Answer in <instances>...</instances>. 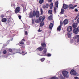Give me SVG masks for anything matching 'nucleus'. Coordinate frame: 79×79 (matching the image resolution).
Returning <instances> with one entry per match:
<instances>
[{"mask_svg": "<svg viewBox=\"0 0 79 79\" xmlns=\"http://www.w3.org/2000/svg\"><path fill=\"white\" fill-rule=\"evenodd\" d=\"M28 15H29V18H30L35 17V16H36V18H39L40 16V14L39 11H37L35 12V11L34 10L33 12H32V11L30 12Z\"/></svg>", "mask_w": 79, "mask_h": 79, "instance_id": "obj_1", "label": "nucleus"}, {"mask_svg": "<svg viewBox=\"0 0 79 79\" xmlns=\"http://www.w3.org/2000/svg\"><path fill=\"white\" fill-rule=\"evenodd\" d=\"M62 74L64 77L68 78L69 77V74H68V72L66 70H64L62 72Z\"/></svg>", "mask_w": 79, "mask_h": 79, "instance_id": "obj_2", "label": "nucleus"}, {"mask_svg": "<svg viewBox=\"0 0 79 79\" xmlns=\"http://www.w3.org/2000/svg\"><path fill=\"white\" fill-rule=\"evenodd\" d=\"M73 32L75 34H77L79 32V27L75 28L73 30Z\"/></svg>", "mask_w": 79, "mask_h": 79, "instance_id": "obj_3", "label": "nucleus"}, {"mask_svg": "<svg viewBox=\"0 0 79 79\" xmlns=\"http://www.w3.org/2000/svg\"><path fill=\"white\" fill-rule=\"evenodd\" d=\"M21 10V8L19 7H17L15 10V13H19V11H20V10Z\"/></svg>", "mask_w": 79, "mask_h": 79, "instance_id": "obj_4", "label": "nucleus"}, {"mask_svg": "<svg viewBox=\"0 0 79 79\" xmlns=\"http://www.w3.org/2000/svg\"><path fill=\"white\" fill-rule=\"evenodd\" d=\"M70 73L71 75H73V76L76 75L77 74L76 72L74 70H72L70 72Z\"/></svg>", "mask_w": 79, "mask_h": 79, "instance_id": "obj_5", "label": "nucleus"}, {"mask_svg": "<svg viewBox=\"0 0 79 79\" xmlns=\"http://www.w3.org/2000/svg\"><path fill=\"white\" fill-rule=\"evenodd\" d=\"M67 32H71L72 31V27L71 26H69L67 27Z\"/></svg>", "mask_w": 79, "mask_h": 79, "instance_id": "obj_6", "label": "nucleus"}, {"mask_svg": "<svg viewBox=\"0 0 79 79\" xmlns=\"http://www.w3.org/2000/svg\"><path fill=\"white\" fill-rule=\"evenodd\" d=\"M77 26V23H73L72 24L73 28H76Z\"/></svg>", "mask_w": 79, "mask_h": 79, "instance_id": "obj_7", "label": "nucleus"}, {"mask_svg": "<svg viewBox=\"0 0 79 79\" xmlns=\"http://www.w3.org/2000/svg\"><path fill=\"white\" fill-rule=\"evenodd\" d=\"M45 19V18H44L43 17L41 16L39 18V20L40 22H42L44 21V20Z\"/></svg>", "mask_w": 79, "mask_h": 79, "instance_id": "obj_8", "label": "nucleus"}, {"mask_svg": "<svg viewBox=\"0 0 79 79\" xmlns=\"http://www.w3.org/2000/svg\"><path fill=\"white\" fill-rule=\"evenodd\" d=\"M63 23L64 25H66L68 23V20L65 19L63 22Z\"/></svg>", "mask_w": 79, "mask_h": 79, "instance_id": "obj_9", "label": "nucleus"}, {"mask_svg": "<svg viewBox=\"0 0 79 79\" xmlns=\"http://www.w3.org/2000/svg\"><path fill=\"white\" fill-rule=\"evenodd\" d=\"M63 7L64 9H67L68 8V6L65 4H63Z\"/></svg>", "mask_w": 79, "mask_h": 79, "instance_id": "obj_10", "label": "nucleus"}, {"mask_svg": "<svg viewBox=\"0 0 79 79\" xmlns=\"http://www.w3.org/2000/svg\"><path fill=\"white\" fill-rule=\"evenodd\" d=\"M67 35L69 38H70L71 37V32H67Z\"/></svg>", "mask_w": 79, "mask_h": 79, "instance_id": "obj_11", "label": "nucleus"}, {"mask_svg": "<svg viewBox=\"0 0 79 79\" xmlns=\"http://www.w3.org/2000/svg\"><path fill=\"white\" fill-rule=\"evenodd\" d=\"M68 8L69 9H74V8L73 7V4H70L69 5Z\"/></svg>", "mask_w": 79, "mask_h": 79, "instance_id": "obj_12", "label": "nucleus"}, {"mask_svg": "<svg viewBox=\"0 0 79 79\" xmlns=\"http://www.w3.org/2000/svg\"><path fill=\"white\" fill-rule=\"evenodd\" d=\"M53 27V24L52 23H51L49 25V27L50 29H52Z\"/></svg>", "mask_w": 79, "mask_h": 79, "instance_id": "obj_13", "label": "nucleus"}, {"mask_svg": "<svg viewBox=\"0 0 79 79\" xmlns=\"http://www.w3.org/2000/svg\"><path fill=\"white\" fill-rule=\"evenodd\" d=\"M41 45L43 47H46V44L45 43H42L41 44Z\"/></svg>", "mask_w": 79, "mask_h": 79, "instance_id": "obj_14", "label": "nucleus"}, {"mask_svg": "<svg viewBox=\"0 0 79 79\" xmlns=\"http://www.w3.org/2000/svg\"><path fill=\"white\" fill-rule=\"evenodd\" d=\"M1 21L2 22H3V23H6L7 21V20L6 18H4L2 19Z\"/></svg>", "mask_w": 79, "mask_h": 79, "instance_id": "obj_15", "label": "nucleus"}, {"mask_svg": "<svg viewBox=\"0 0 79 79\" xmlns=\"http://www.w3.org/2000/svg\"><path fill=\"white\" fill-rule=\"evenodd\" d=\"M76 38H77V42L78 43L79 42V35H76L75 36Z\"/></svg>", "mask_w": 79, "mask_h": 79, "instance_id": "obj_16", "label": "nucleus"}, {"mask_svg": "<svg viewBox=\"0 0 79 79\" xmlns=\"http://www.w3.org/2000/svg\"><path fill=\"white\" fill-rule=\"evenodd\" d=\"M53 6V3L52 2L51 3L50 5V9H52Z\"/></svg>", "mask_w": 79, "mask_h": 79, "instance_id": "obj_17", "label": "nucleus"}, {"mask_svg": "<svg viewBox=\"0 0 79 79\" xmlns=\"http://www.w3.org/2000/svg\"><path fill=\"white\" fill-rule=\"evenodd\" d=\"M46 52H47V50H44L43 52V54H44V55H42V56H45L46 55Z\"/></svg>", "mask_w": 79, "mask_h": 79, "instance_id": "obj_18", "label": "nucleus"}, {"mask_svg": "<svg viewBox=\"0 0 79 79\" xmlns=\"http://www.w3.org/2000/svg\"><path fill=\"white\" fill-rule=\"evenodd\" d=\"M64 9L62 8V9H61V11L60 12L61 14L62 15V14H63L64 13Z\"/></svg>", "mask_w": 79, "mask_h": 79, "instance_id": "obj_19", "label": "nucleus"}, {"mask_svg": "<svg viewBox=\"0 0 79 79\" xmlns=\"http://www.w3.org/2000/svg\"><path fill=\"white\" fill-rule=\"evenodd\" d=\"M61 25H60L57 28V30L59 31H61Z\"/></svg>", "mask_w": 79, "mask_h": 79, "instance_id": "obj_20", "label": "nucleus"}, {"mask_svg": "<svg viewBox=\"0 0 79 79\" xmlns=\"http://www.w3.org/2000/svg\"><path fill=\"white\" fill-rule=\"evenodd\" d=\"M48 19L49 21H52V15H51L48 17Z\"/></svg>", "mask_w": 79, "mask_h": 79, "instance_id": "obj_21", "label": "nucleus"}, {"mask_svg": "<svg viewBox=\"0 0 79 79\" xmlns=\"http://www.w3.org/2000/svg\"><path fill=\"white\" fill-rule=\"evenodd\" d=\"M40 4H42V3H44V0H40L39 1Z\"/></svg>", "mask_w": 79, "mask_h": 79, "instance_id": "obj_22", "label": "nucleus"}, {"mask_svg": "<svg viewBox=\"0 0 79 79\" xmlns=\"http://www.w3.org/2000/svg\"><path fill=\"white\" fill-rule=\"evenodd\" d=\"M44 22H41L40 23V26L41 27H42L44 26Z\"/></svg>", "mask_w": 79, "mask_h": 79, "instance_id": "obj_23", "label": "nucleus"}, {"mask_svg": "<svg viewBox=\"0 0 79 79\" xmlns=\"http://www.w3.org/2000/svg\"><path fill=\"white\" fill-rule=\"evenodd\" d=\"M58 1H57L55 3V6L57 8L58 7Z\"/></svg>", "mask_w": 79, "mask_h": 79, "instance_id": "obj_24", "label": "nucleus"}, {"mask_svg": "<svg viewBox=\"0 0 79 79\" xmlns=\"http://www.w3.org/2000/svg\"><path fill=\"white\" fill-rule=\"evenodd\" d=\"M50 79H58V78L56 77H52Z\"/></svg>", "mask_w": 79, "mask_h": 79, "instance_id": "obj_25", "label": "nucleus"}, {"mask_svg": "<svg viewBox=\"0 0 79 79\" xmlns=\"http://www.w3.org/2000/svg\"><path fill=\"white\" fill-rule=\"evenodd\" d=\"M42 47H40L37 49V50H42Z\"/></svg>", "mask_w": 79, "mask_h": 79, "instance_id": "obj_26", "label": "nucleus"}, {"mask_svg": "<svg viewBox=\"0 0 79 79\" xmlns=\"http://www.w3.org/2000/svg\"><path fill=\"white\" fill-rule=\"evenodd\" d=\"M54 12L56 13V6H55L54 8Z\"/></svg>", "mask_w": 79, "mask_h": 79, "instance_id": "obj_27", "label": "nucleus"}, {"mask_svg": "<svg viewBox=\"0 0 79 79\" xmlns=\"http://www.w3.org/2000/svg\"><path fill=\"white\" fill-rule=\"evenodd\" d=\"M49 13L50 14V15H52V10H50L49 11Z\"/></svg>", "mask_w": 79, "mask_h": 79, "instance_id": "obj_28", "label": "nucleus"}, {"mask_svg": "<svg viewBox=\"0 0 79 79\" xmlns=\"http://www.w3.org/2000/svg\"><path fill=\"white\" fill-rule=\"evenodd\" d=\"M45 60V58H43L41 59V61L42 62H43V61H44V60Z\"/></svg>", "mask_w": 79, "mask_h": 79, "instance_id": "obj_29", "label": "nucleus"}, {"mask_svg": "<svg viewBox=\"0 0 79 79\" xmlns=\"http://www.w3.org/2000/svg\"><path fill=\"white\" fill-rule=\"evenodd\" d=\"M41 11V15H43V13H44V12H43V10H42V9H40Z\"/></svg>", "mask_w": 79, "mask_h": 79, "instance_id": "obj_30", "label": "nucleus"}, {"mask_svg": "<svg viewBox=\"0 0 79 79\" xmlns=\"http://www.w3.org/2000/svg\"><path fill=\"white\" fill-rule=\"evenodd\" d=\"M7 53V52L6 51V50H5L3 52V54H6Z\"/></svg>", "mask_w": 79, "mask_h": 79, "instance_id": "obj_31", "label": "nucleus"}, {"mask_svg": "<svg viewBox=\"0 0 79 79\" xmlns=\"http://www.w3.org/2000/svg\"><path fill=\"white\" fill-rule=\"evenodd\" d=\"M39 21H40L39 20V19H37L35 20V23H39Z\"/></svg>", "mask_w": 79, "mask_h": 79, "instance_id": "obj_32", "label": "nucleus"}, {"mask_svg": "<svg viewBox=\"0 0 79 79\" xmlns=\"http://www.w3.org/2000/svg\"><path fill=\"white\" fill-rule=\"evenodd\" d=\"M45 6H46V8H48V6H49V4H47Z\"/></svg>", "mask_w": 79, "mask_h": 79, "instance_id": "obj_33", "label": "nucleus"}, {"mask_svg": "<svg viewBox=\"0 0 79 79\" xmlns=\"http://www.w3.org/2000/svg\"><path fill=\"white\" fill-rule=\"evenodd\" d=\"M60 77L61 79H63V77L62 75H60Z\"/></svg>", "mask_w": 79, "mask_h": 79, "instance_id": "obj_34", "label": "nucleus"}, {"mask_svg": "<svg viewBox=\"0 0 79 79\" xmlns=\"http://www.w3.org/2000/svg\"><path fill=\"white\" fill-rule=\"evenodd\" d=\"M63 25V22L62 21H60V26H62Z\"/></svg>", "mask_w": 79, "mask_h": 79, "instance_id": "obj_35", "label": "nucleus"}, {"mask_svg": "<svg viewBox=\"0 0 79 79\" xmlns=\"http://www.w3.org/2000/svg\"><path fill=\"white\" fill-rule=\"evenodd\" d=\"M20 44L21 45H23V44H24V42L23 41H21L20 42Z\"/></svg>", "mask_w": 79, "mask_h": 79, "instance_id": "obj_36", "label": "nucleus"}, {"mask_svg": "<svg viewBox=\"0 0 79 79\" xmlns=\"http://www.w3.org/2000/svg\"><path fill=\"white\" fill-rule=\"evenodd\" d=\"M51 55H52L51 54H47V56L49 57V56H51Z\"/></svg>", "mask_w": 79, "mask_h": 79, "instance_id": "obj_37", "label": "nucleus"}, {"mask_svg": "<svg viewBox=\"0 0 79 79\" xmlns=\"http://www.w3.org/2000/svg\"><path fill=\"white\" fill-rule=\"evenodd\" d=\"M10 40H8V41H7L6 42V44H7V45H8V44H9V43H10Z\"/></svg>", "mask_w": 79, "mask_h": 79, "instance_id": "obj_38", "label": "nucleus"}, {"mask_svg": "<svg viewBox=\"0 0 79 79\" xmlns=\"http://www.w3.org/2000/svg\"><path fill=\"white\" fill-rule=\"evenodd\" d=\"M21 49H22V50H23V49H25V47H24V46H22L21 47Z\"/></svg>", "mask_w": 79, "mask_h": 79, "instance_id": "obj_39", "label": "nucleus"}, {"mask_svg": "<svg viewBox=\"0 0 79 79\" xmlns=\"http://www.w3.org/2000/svg\"><path fill=\"white\" fill-rule=\"evenodd\" d=\"M0 17L1 18H3V17H4V15H1Z\"/></svg>", "mask_w": 79, "mask_h": 79, "instance_id": "obj_40", "label": "nucleus"}, {"mask_svg": "<svg viewBox=\"0 0 79 79\" xmlns=\"http://www.w3.org/2000/svg\"><path fill=\"white\" fill-rule=\"evenodd\" d=\"M34 19H32V24H34Z\"/></svg>", "mask_w": 79, "mask_h": 79, "instance_id": "obj_41", "label": "nucleus"}, {"mask_svg": "<svg viewBox=\"0 0 79 79\" xmlns=\"http://www.w3.org/2000/svg\"><path fill=\"white\" fill-rule=\"evenodd\" d=\"M74 10L76 12H77V11H78V10L77 9H75Z\"/></svg>", "mask_w": 79, "mask_h": 79, "instance_id": "obj_42", "label": "nucleus"}, {"mask_svg": "<svg viewBox=\"0 0 79 79\" xmlns=\"http://www.w3.org/2000/svg\"><path fill=\"white\" fill-rule=\"evenodd\" d=\"M27 53H24V52L23 51L22 52V54L23 55H24L25 54H26Z\"/></svg>", "mask_w": 79, "mask_h": 79, "instance_id": "obj_43", "label": "nucleus"}, {"mask_svg": "<svg viewBox=\"0 0 79 79\" xmlns=\"http://www.w3.org/2000/svg\"><path fill=\"white\" fill-rule=\"evenodd\" d=\"M18 18H19L20 19H21V15H19L18 16Z\"/></svg>", "mask_w": 79, "mask_h": 79, "instance_id": "obj_44", "label": "nucleus"}, {"mask_svg": "<svg viewBox=\"0 0 79 79\" xmlns=\"http://www.w3.org/2000/svg\"><path fill=\"white\" fill-rule=\"evenodd\" d=\"M25 11H26V9L23 8V13H24V12H25Z\"/></svg>", "mask_w": 79, "mask_h": 79, "instance_id": "obj_45", "label": "nucleus"}, {"mask_svg": "<svg viewBox=\"0 0 79 79\" xmlns=\"http://www.w3.org/2000/svg\"><path fill=\"white\" fill-rule=\"evenodd\" d=\"M78 17L77 16H76V17L74 19V20H76V19H77Z\"/></svg>", "mask_w": 79, "mask_h": 79, "instance_id": "obj_46", "label": "nucleus"}, {"mask_svg": "<svg viewBox=\"0 0 79 79\" xmlns=\"http://www.w3.org/2000/svg\"><path fill=\"white\" fill-rule=\"evenodd\" d=\"M41 31H42V30H40V28H39L38 30V32H40Z\"/></svg>", "mask_w": 79, "mask_h": 79, "instance_id": "obj_47", "label": "nucleus"}, {"mask_svg": "<svg viewBox=\"0 0 79 79\" xmlns=\"http://www.w3.org/2000/svg\"><path fill=\"white\" fill-rule=\"evenodd\" d=\"M21 6H22V7H23V8H24V5H23V4H21Z\"/></svg>", "mask_w": 79, "mask_h": 79, "instance_id": "obj_48", "label": "nucleus"}, {"mask_svg": "<svg viewBox=\"0 0 79 79\" xmlns=\"http://www.w3.org/2000/svg\"><path fill=\"white\" fill-rule=\"evenodd\" d=\"M74 79H78V77H74Z\"/></svg>", "mask_w": 79, "mask_h": 79, "instance_id": "obj_49", "label": "nucleus"}, {"mask_svg": "<svg viewBox=\"0 0 79 79\" xmlns=\"http://www.w3.org/2000/svg\"><path fill=\"white\" fill-rule=\"evenodd\" d=\"M48 2L49 3H51V2H52V0H48Z\"/></svg>", "mask_w": 79, "mask_h": 79, "instance_id": "obj_50", "label": "nucleus"}, {"mask_svg": "<svg viewBox=\"0 0 79 79\" xmlns=\"http://www.w3.org/2000/svg\"><path fill=\"white\" fill-rule=\"evenodd\" d=\"M25 34H26V35H27V34H28L27 31H25Z\"/></svg>", "mask_w": 79, "mask_h": 79, "instance_id": "obj_51", "label": "nucleus"}, {"mask_svg": "<svg viewBox=\"0 0 79 79\" xmlns=\"http://www.w3.org/2000/svg\"><path fill=\"white\" fill-rule=\"evenodd\" d=\"M43 8H46V6L45 5H44L43 6Z\"/></svg>", "mask_w": 79, "mask_h": 79, "instance_id": "obj_52", "label": "nucleus"}, {"mask_svg": "<svg viewBox=\"0 0 79 79\" xmlns=\"http://www.w3.org/2000/svg\"><path fill=\"white\" fill-rule=\"evenodd\" d=\"M77 6V5H75L74 6H73V8H75L76 7V6Z\"/></svg>", "mask_w": 79, "mask_h": 79, "instance_id": "obj_53", "label": "nucleus"}, {"mask_svg": "<svg viewBox=\"0 0 79 79\" xmlns=\"http://www.w3.org/2000/svg\"><path fill=\"white\" fill-rule=\"evenodd\" d=\"M22 41H25V40H24V39H23V40H22Z\"/></svg>", "mask_w": 79, "mask_h": 79, "instance_id": "obj_54", "label": "nucleus"}, {"mask_svg": "<svg viewBox=\"0 0 79 79\" xmlns=\"http://www.w3.org/2000/svg\"><path fill=\"white\" fill-rule=\"evenodd\" d=\"M2 49H5V47H3L2 48Z\"/></svg>", "mask_w": 79, "mask_h": 79, "instance_id": "obj_55", "label": "nucleus"}, {"mask_svg": "<svg viewBox=\"0 0 79 79\" xmlns=\"http://www.w3.org/2000/svg\"><path fill=\"white\" fill-rule=\"evenodd\" d=\"M9 51L10 52H11V50H9Z\"/></svg>", "mask_w": 79, "mask_h": 79, "instance_id": "obj_56", "label": "nucleus"}, {"mask_svg": "<svg viewBox=\"0 0 79 79\" xmlns=\"http://www.w3.org/2000/svg\"><path fill=\"white\" fill-rule=\"evenodd\" d=\"M27 44L28 45H29V44H30V43H28H28H27Z\"/></svg>", "mask_w": 79, "mask_h": 79, "instance_id": "obj_57", "label": "nucleus"}, {"mask_svg": "<svg viewBox=\"0 0 79 79\" xmlns=\"http://www.w3.org/2000/svg\"><path fill=\"white\" fill-rule=\"evenodd\" d=\"M11 6H12V7H13V4H12V5H11Z\"/></svg>", "mask_w": 79, "mask_h": 79, "instance_id": "obj_58", "label": "nucleus"}, {"mask_svg": "<svg viewBox=\"0 0 79 79\" xmlns=\"http://www.w3.org/2000/svg\"><path fill=\"white\" fill-rule=\"evenodd\" d=\"M9 50H11V49L10 48V49H9Z\"/></svg>", "mask_w": 79, "mask_h": 79, "instance_id": "obj_59", "label": "nucleus"}, {"mask_svg": "<svg viewBox=\"0 0 79 79\" xmlns=\"http://www.w3.org/2000/svg\"><path fill=\"white\" fill-rule=\"evenodd\" d=\"M39 79H43V78H40Z\"/></svg>", "mask_w": 79, "mask_h": 79, "instance_id": "obj_60", "label": "nucleus"}, {"mask_svg": "<svg viewBox=\"0 0 79 79\" xmlns=\"http://www.w3.org/2000/svg\"><path fill=\"white\" fill-rule=\"evenodd\" d=\"M40 50V51H42V50Z\"/></svg>", "mask_w": 79, "mask_h": 79, "instance_id": "obj_61", "label": "nucleus"}, {"mask_svg": "<svg viewBox=\"0 0 79 79\" xmlns=\"http://www.w3.org/2000/svg\"><path fill=\"white\" fill-rule=\"evenodd\" d=\"M13 50H15V49H13Z\"/></svg>", "mask_w": 79, "mask_h": 79, "instance_id": "obj_62", "label": "nucleus"}, {"mask_svg": "<svg viewBox=\"0 0 79 79\" xmlns=\"http://www.w3.org/2000/svg\"><path fill=\"white\" fill-rule=\"evenodd\" d=\"M48 0V1L49 0Z\"/></svg>", "mask_w": 79, "mask_h": 79, "instance_id": "obj_63", "label": "nucleus"}]
</instances>
